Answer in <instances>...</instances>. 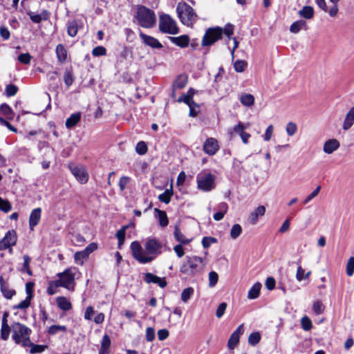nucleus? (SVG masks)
<instances>
[{"mask_svg":"<svg viewBox=\"0 0 354 354\" xmlns=\"http://www.w3.org/2000/svg\"><path fill=\"white\" fill-rule=\"evenodd\" d=\"M145 252L138 241L131 244L132 255L135 259L141 263H147L152 261L156 257L161 253L162 243L155 238H149L144 245Z\"/></svg>","mask_w":354,"mask_h":354,"instance_id":"nucleus-1","label":"nucleus"},{"mask_svg":"<svg viewBox=\"0 0 354 354\" xmlns=\"http://www.w3.org/2000/svg\"><path fill=\"white\" fill-rule=\"evenodd\" d=\"M206 265L205 258L198 256H187L180 266V272L187 277H195L203 272Z\"/></svg>","mask_w":354,"mask_h":354,"instance_id":"nucleus-2","label":"nucleus"},{"mask_svg":"<svg viewBox=\"0 0 354 354\" xmlns=\"http://www.w3.org/2000/svg\"><path fill=\"white\" fill-rule=\"evenodd\" d=\"M32 330L30 328L19 322L12 324V337L15 343L23 347H26L30 344V335Z\"/></svg>","mask_w":354,"mask_h":354,"instance_id":"nucleus-3","label":"nucleus"},{"mask_svg":"<svg viewBox=\"0 0 354 354\" xmlns=\"http://www.w3.org/2000/svg\"><path fill=\"white\" fill-rule=\"evenodd\" d=\"M136 18L138 24L145 28L153 27L156 22L155 12L152 10L143 6H140L138 8Z\"/></svg>","mask_w":354,"mask_h":354,"instance_id":"nucleus-4","label":"nucleus"},{"mask_svg":"<svg viewBox=\"0 0 354 354\" xmlns=\"http://www.w3.org/2000/svg\"><path fill=\"white\" fill-rule=\"evenodd\" d=\"M176 11L181 22L187 26H192L197 18L194 9L186 3H179Z\"/></svg>","mask_w":354,"mask_h":354,"instance_id":"nucleus-5","label":"nucleus"},{"mask_svg":"<svg viewBox=\"0 0 354 354\" xmlns=\"http://www.w3.org/2000/svg\"><path fill=\"white\" fill-rule=\"evenodd\" d=\"M159 30L162 33L169 35H176L179 32L176 22L167 14L160 15Z\"/></svg>","mask_w":354,"mask_h":354,"instance_id":"nucleus-6","label":"nucleus"},{"mask_svg":"<svg viewBox=\"0 0 354 354\" xmlns=\"http://www.w3.org/2000/svg\"><path fill=\"white\" fill-rule=\"evenodd\" d=\"M223 30L221 28L215 27L208 28L202 40V46H209L212 45L214 42L221 39Z\"/></svg>","mask_w":354,"mask_h":354,"instance_id":"nucleus-7","label":"nucleus"},{"mask_svg":"<svg viewBox=\"0 0 354 354\" xmlns=\"http://www.w3.org/2000/svg\"><path fill=\"white\" fill-rule=\"evenodd\" d=\"M57 276L59 279L57 281L60 286L64 287L69 290H74L75 273L72 271L71 268H68L63 272L58 273Z\"/></svg>","mask_w":354,"mask_h":354,"instance_id":"nucleus-8","label":"nucleus"},{"mask_svg":"<svg viewBox=\"0 0 354 354\" xmlns=\"http://www.w3.org/2000/svg\"><path fill=\"white\" fill-rule=\"evenodd\" d=\"M196 180L198 188L204 192H209L214 187V176L210 173L200 174Z\"/></svg>","mask_w":354,"mask_h":354,"instance_id":"nucleus-9","label":"nucleus"},{"mask_svg":"<svg viewBox=\"0 0 354 354\" xmlns=\"http://www.w3.org/2000/svg\"><path fill=\"white\" fill-rule=\"evenodd\" d=\"M68 167L73 175L75 177L76 180L79 183L82 184L87 183L88 180V174L84 166L81 165H77L71 164Z\"/></svg>","mask_w":354,"mask_h":354,"instance_id":"nucleus-10","label":"nucleus"},{"mask_svg":"<svg viewBox=\"0 0 354 354\" xmlns=\"http://www.w3.org/2000/svg\"><path fill=\"white\" fill-rule=\"evenodd\" d=\"M97 244L91 243L86 248L79 252H76L74 254V259L76 263L82 265L84 261L88 258L89 254L97 249Z\"/></svg>","mask_w":354,"mask_h":354,"instance_id":"nucleus-11","label":"nucleus"},{"mask_svg":"<svg viewBox=\"0 0 354 354\" xmlns=\"http://www.w3.org/2000/svg\"><path fill=\"white\" fill-rule=\"evenodd\" d=\"M218 149L219 147L218 145V142L215 138H208L204 142L203 150L209 156L214 155L217 152Z\"/></svg>","mask_w":354,"mask_h":354,"instance_id":"nucleus-12","label":"nucleus"},{"mask_svg":"<svg viewBox=\"0 0 354 354\" xmlns=\"http://www.w3.org/2000/svg\"><path fill=\"white\" fill-rule=\"evenodd\" d=\"M243 324H241L236 330L231 335L228 339L227 346L229 349H234L239 342L240 335L243 333Z\"/></svg>","mask_w":354,"mask_h":354,"instance_id":"nucleus-13","label":"nucleus"},{"mask_svg":"<svg viewBox=\"0 0 354 354\" xmlns=\"http://www.w3.org/2000/svg\"><path fill=\"white\" fill-rule=\"evenodd\" d=\"M139 35L145 45L149 46L153 48L159 49L162 48V45L157 39L145 35L142 31H140Z\"/></svg>","mask_w":354,"mask_h":354,"instance_id":"nucleus-14","label":"nucleus"},{"mask_svg":"<svg viewBox=\"0 0 354 354\" xmlns=\"http://www.w3.org/2000/svg\"><path fill=\"white\" fill-rule=\"evenodd\" d=\"M144 280L147 283H153L158 284L162 288H165L167 284L165 278L159 277L150 272L145 274Z\"/></svg>","mask_w":354,"mask_h":354,"instance_id":"nucleus-15","label":"nucleus"},{"mask_svg":"<svg viewBox=\"0 0 354 354\" xmlns=\"http://www.w3.org/2000/svg\"><path fill=\"white\" fill-rule=\"evenodd\" d=\"M41 215V209L40 207L35 208L31 212L29 217V226L31 230H33L34 227L39 223Z\"/></svg>","mask_w":354,"mask_h":354,"instance_id":"nucleus-16","label":"nucleus"},{"mask_svg":"<svg viewBox=\"0 0 354 354\" xmlns=\"http://www.w3.org/2000/svg\"><path fill=\"white\" fill-rule=\"evenodd\" d=\"M339 142L336 139L326 140L323 147V151L327 154H331L339 147Z\"/></svg>","mask_w":354,"mask_h":354,"instance_id":"nucleus-17","label":"nucleus"},{"mask_svg":"<svg viewBox=\"0 0 354 354\" xmlns=\"http://www.w3.org/2000/svg\"><path fill=\"white\" fill-rule=\"evenodd\" d=\"M27 14L31 21L35 24H39L42 20L46 21L50 17V13L46 10H44L40 14H35L32 12H28Z\"/></svg>","mask_w":354,"mask_h":354,"instance_id":"nucleus-18","label":"nucleus"},{"mask_svg":"<svg viewBox=\"0 0 354 354\" xmlns=\"http://www.w3.org/2000/svg\"><path fill=\"white\" fill-rule=\"evenodd\" d=\"M266 207L263 205H260L257 207L249 216L248 220L250 223L255 225L257 221L259 216H262L265 214Z\"/></svg>","mask_w":354,"mask_h":354,"instance_id":"nucleus-19","label":"nucleus"},{"mask_svg":"<svg viewBox=\"0 0 354 354\" xmlns=\"http://www.w3.org/2000/svg\"><path fill=\"white\" fill-rule=\"evenodd\" d=\"M354 124V106L348 111L342 123V129L348 131Z\"/></svg>","mask_w":354,"mask_h":354,"instance_id":"nucleus-20","label":"nucleus"},{"mask_svg":"<svg viewBox=\"0 0 354 354\" xmlns=\"http://www.w3.org/2000/svg\"><path fill=\"white\" fill-rule=\"evenodd\" d=\"M169 40L178 46L185 48L188 46L189 38L187 35H180L179 37H169Z\"/></svg>","mask_w":354,"mask_h":354,"instance_id":"nucleus-21","label":"nucleus"},{"mask_svg":"<svg viewBox=\"0 0 354 354\" xmlns=\"http://www.w3.org/2000/svg\"><path fill=\"white\" fill-rule=\"evenodd\" d=\"M111 342L109 336L105 334L101 341L98 354H109Z\"/></svg>","mask_w":354,"mask_h":354,"instance_id":"nucleus-22","label":"nucleus"},{"mask_svg":"<svg viewBox=\"0 0 354 354\" xmlns=\"http://www.w3.org/2000/svg\"><path fill=\"white\" fill-rule=\"evenodd\" d=\"M2 241L5 243V244L8 246V248H10L12 245H15L17 242V234L14 230L8 231L5 236L2 239Z\"/></svg>","mask_w":354,"mask_h":354,"instance_id":"nucleus-23","label":"nucleus"},{"mask_svg":"<svg viewBox=\"0 0 354 354\" xmlns=\"http://www.w3.org/2000/svg\"><path fill=\"white\" fill-rule=\"evenodd\" d=\"M23 259L24 263L21 266L18 267V270L22 273L26 272L29 276H32V272L30 268V257L28 255H24Z\"/></svg>","mask_w":354,"mask_h":354,"instance_id":"nucleus-24","label":"nucleus"},{"mask_svg":"<svg viewBox=\"0 0 354 354\" xmlns=\"http://www.w3.org/2000/svg\"><path fill=\"white\" fill-rule=\"evenodd\" d=\"M80 112L71 114V116L66 120V127L68 129L73 128L80 121Z\"/></svg>","mask_w":354,"mask_h":354,"instance_id":"nucleus-25","label":"nucleus"},{"mask_svg":"<svg viewBox=\"0 0 354 354\" xmlns=\"http://www.w3.org/2000/svg\"><path fill=\"white\" fill-rule=\"evenodd\" d=\"M154 211L157 213L156 217L158 219L159 225L162 227L167 226L169 221L166 212L158 208H156Z\"/></svg>","mask_w":354,"mask_h":354,"instance_id":"nucleus-26","label":"nucleus"},{"mask_svg":"<svg viewBox=\"0 0 354 354\" xmlns=\"http://www.w3.org/2000/svg\"><path fill=\"white\" fill-rule=\"evenodd\" d=\"M79 29V24L76 20L68 21L67 23V33L70 37L76 36Z\"/></svg>","mask_w":354,"mask_h":354,"instance_id":"nucleus-27","label":"nucleus"},{"mask_svg":"<svg viewBox=\"0 0 354 354\" xmlns=\"http://www.w3.org/2000/svg\"><path fill=\"white\" fill-rule=\"evenodd\" d=\"M57 306L63 310H69L72 308L71 303L64 297H59L56 299Z\"/></svg>","mask_w":354,"mask_h":354,"instance_id":"nucleus-28","label":"nucleus"},{"mask_svg":"<svg viewBox=\"0 0 354 354\" xmlns=\"http://www.w3.org/2000/svg\"><path fill=\"white\" fill-rule=\"evenodd\" d=\"M56 54L58 61L63 63L67 58V51L63 44H58L56 47Z\"/></svg>","mask_w":354,"mask_h":354,"instance_id":"nucleus-29","label":"nucleus"},{"mask_svg":"<svg viewBox=\"0 0 354 354\" xmlns=\"http://www.w3.org/2000/svg\"><path fill=\"white\" fill-rule=\"evenodd\" d=\"M174 234L176 240L180 244L187 245L191 242V239L186 238L178 226L175 227Z\"/></svg>","mask_w":354,"mask_h":354,"instance_id":"nucleus-30","label":"nucleus"},{"mask_svg":"<svg viewBox=\"0 0 354 354\" xmlns=\"http://www.w3.org/2000/svg\"><path fill=\"white\" fill-rule=\"evenodd\" d=\"M299 15L306 19H310L314 16V10L311 6H304L298 12Z\"/></svg>","mask_w":354,"mask_h":354,"instance_id":"nucleus-31","label":"nucleus"},{"mask_svg":"<svg viewBox=\"0 0 354 354\" xmlns=\"http://www.w3.org/2000/svg\"><path fill=\"white\" fill-rule=\"evenodd\" d=\"M241 103L245 106H252L254 103V97L252 94L243 93L240 97Z\"/></svg>","mask_w":354,"mask_h":354,"instance_id":"nucleus-32","label":"nucleus"},{"mask_svg":"<svg viewBox=\"0 0 354 354\" xmlns=\"http://www.w3.org/2000/svg\"><path fill=\"white\" fill-rule=\"evenodd\" d=\"M261 284L260 283H256L248 291V297L250 299H254L259 297L261 290Z\"/></svg>","mask_w":354,"mask_h":354,"instance_id":"nucleus-33","label":"nucleus"},{"mask_svg":"<svg viewBox=\"0 0 354 354\" xmlns=\"http://www.w3.org/2000/svg\"><path fill=\"white\" fill-rule=\"evenodd\" d=\"M302 28L306 29V23L304 20H298L294 22L290 27V31L292 33L299 32Z\"/></svg>","mask_w":354,"mask_h":354,"instance_id":"nucleus-34","label":"nucleus"},{"mask_svg":"<svg viewBox=\"0 0 354 354\" xmlns=\"http://www.w3.org/2000/svg\"><path fill=\"white\" fill-rule=\"evenodd\" d=\"M310 274L311 271H308L306 272L305 270L301 266H299L297 270L296 279L298 281H301L308 279Z\"/></svg>","mask_w":354,"mask_h":354,"instance_id":"nucleus-35","label":"nucleus"},{"mask_svg":"<svg viewBox=\"0 0 354 354\" xmlns=\"http://www.w3.org/2000/svg\"><path fill=\"white\" fill-rule=\"evenodd\" d=\"M193 94L194 91L193 89L190 88L188 94L183 95L179 97L178 102H184L189 106H191L192 104H195V102L193 100Z\"/></svg>","mask_w":354,"mask_h":354,"instance_id":"nucleus-36","label":"nucleus"},{"mask_svg":"<svg viewBox=\"0 0 354 354\" xmlns=\"http://www.w3.org/2000/svg\"><path fill=\"white\" fill-rule=\"evenodd\" d=\"M128 228L127 225L123 226L116 233V237L118 240V248L120 249L122 245L124 244L125 239L126 230Z\"/></svg>","mask_w":354,"mask_h":354,"instance_id":"nucleus-37","label":"nucleus"},{"mask_svg":"<svg viewBox=\"0 0 354 354\" xmlns=\"http://www.w3.org/2000/svg\"><path fill=\"white\" fill-rule=\"evenodd\" d=\"M10 332L12 333V324L10 326L8 324L1 325V338L3 340H7Z\"/></svg>","mask_w":354,"mask_h":354,"instance_id":"nucleus-38","label":"nucleus"},{"mask_svg":"<svg viewBox=\"0 0 354 354\" xmlns=\"http://www.w3.org/2000/svg\"><path fill=\"white\" fill-rule=\"evenodd\" d=\"M64 81L68 87L73 84L74 77L73 71L71 69H66L64 75Z\"/></svg>","mask_w":354,"mask_h":354,"instance_id":"nucleus-39","label":"nucleus"},{"mask_svg":"<svg viewBox=\"0 0 354 354\" xmlns=\"http://www.w3.org/2000/svg\"><path fill=\"white\" fill-rule=\"evenodd\" d=\"M27 347H30V353L32 354L35 353H40L44 352L46 348H47V346L46 345H38V344H34L30 342V345H28Z\"/></svg>","mask_w":354,"mask_h":354,"instance_id":"nucleus-40","label":"nucleus"},{"mask_svg":"<svg viewBox=\"0 0 354 354\" xmlns=\"http://www.w3.org/2000/svg\"><path fill=\"white\" fill-rule=\"evenodd\" d=\"M248 63L242 59H237L234 63V68L237 73H242L247 67Z\"/></svg>","mask_w":354,"mask_h":354,"instance_id":"nucleus-41","label":"nucleus"},{"mask_svg":"<svg viewBox=\"0 0 354 354\" xmlns=\"http://www.w3.org/2000/svg\"><path fill=\"white\" fill-rule=\"evenodd\" d=\"M242 232V227L239 224H235L230 230V236L233 239H237Z\"/></svg>","mask_w":354,"mask_h":354,"instance_id":"nucleus-42","label":"nucleus"},{"mask_svg":"<svg viewBox=\"0 0 354 354\" xmlns=\"http://www.w3.org/2000/svg\"><path fill=\"white\" fill-rule=\"evenodd\" d=\"M260 339L261 335L259 333H252L248 337V343L252 346H255L259 342Z\"/></svg>","mask_w":354,"mask_h":354,"instance_id":"nucleus-43","label":"nucleus"},{"mask_svg":"<svg viewBox=\"0 0 354 354\" xmlns=\"http://www.w3.org/2000/svg\"><path fill=\"white\" fill-rule=\"evenodd\" d=\"M301 324L302 328L306 331L310 330L313 327L312 322L307 316H304L301 318Z\"/></svg>","mask_w":354,"mask_h":354,"instance_id":"nucleus-44","label":"nucleus"},{"mask_svg":"<svg viewBox=\"0 0 354 354\" xmlns=\"http://www.w3.org/2000/svg\"><path fill=\"white\" fill-rule=\"evenodd\" d=\"M194 294V289L192 288H187L183 290L181 293V300L186 303L190 299L191 296Z\"/></svg>","mask_w":354,"mask_h":354,"instance_id":"nucleus-45","label":"nucleus"},{"mask_svg":"<svg viewBox=\"0 0 354 354\" xmlns=\"http://www.w3.org/2000/svg\"><path fill=\"white\" fill-rule=\"evenodd\" d=\"M136 151L140 155H144L147 152V146L144 141H140L136 146Z\"/></svg>","mask_w":354,"mask_h":354,"instance_id":"nucleus-46","label":"nucleus"},{"mask_svg":"<svg viewBox=\"0 0 354 354\" xmlns=\"http://www.w3.org/2000/svg\"><path fill=\"white\" fill-rule=\"evenodd\" d=\"M286 131L289 136L295 135L297 131V124L295 122H289L286 124Z\"/></svg>","mask_w":354,"mask_h":354,"instance_id":"nucleus-47","label":"nucleus"},{"mask_svg":"<svg viewBox=\"0 0 354 354\" xmlns=\"http://www.w3.org/2000/svg\"><path fill=\"white\" fill-rule=\"evenodd\" d=\"M187 84V77L184 75L179 76L175 82L174 83V86L176 88H182L185 86Z\"/></svg>","mask_w":354,"mask_h":354,"instance_id":"nucleus-48","label":"nucleus"},{"mask_svg":"<svg viewBox=\"0 0 354 354\" xmlns=\"http://www.w3.org/2000/svg\"><path fill=\"white\" fill-rule=\"evenodd\" d=\"M325 307L322 301H316L313 306V310L316 315H320L324 311Z\"/></svg>","mask_w":354,"mask_h":354,"instance_id":"nucleus-49","label":"nucleus"},{"mask_svg":"<svg viewBox=\"0 0 354 354\" xmlns=\"http://www.w3.org/2000/svg\"><path fill=\"white\" fill-rule=\"evenodd\" d=\"M1 291L6 299H11L15 294V290L10 289L8 286L2 287Z\"/></svg>","mask_w":354,"mask_h":354,"instance_id":"nucleus-50","label":"nucleus"},{"mask_svg":"<svg viewBox=\"0 0 354 354\" xmlns=\"http://www.w3.org/2000/svg\"><path fill=\"white\" fill-rule=\"evenodd\" d=\"M66 330L67 328L65 326L53 325L49 327L48 332L50 335H55L59 331L66 332Z\"/></svg>","mask_w":354,"mask_h":354,"instance_id":"nucleus-51","label":"nucleus"},{"mask_svg":"<svg viewBox=\"0 0 354 354\" xmlns=\"http://www.w3.org/2000/svg\"><path fill=\"white\" fill-rule=\"evenodd\" d=\"M218 280V275L214 271H211L209 273V286L213 288L217 283Z\"/></svg>","mask_w":354,"mask_h":354,"instance_id":"nucleus-52","label":"nucleus"},{"mask_svg":"<svg viewBox=\"0 0 354 354\" xmlns=\"http://www.w3.org/2000/svg\"><path fill=\"white\" fill-rule=\"evenodd\" d=\"M354 273V257H350L346 263V274L351 277Z\"/></svg>","mask_w":354,"mask_h":354,"instance_id":"nucleus-53","label":"nucleus"},{"mask_svg":"<svg viewBox=\"0 0 354 354\" xmlns=\"http://www.w3.org/2000/svg\"><path fill=\"white\" fill-rule=\"evenodd\" d=\"M6 94L8 97L14 96L18 91V88L15 84H8L6 87Z\"/></svg>","mask_w":354,"mask_h":354,"instance_id":"nucleus-54","label":"nucleus"},{"mask_svg":"<svg viewBox=\"0 0 354 354\" xmlns=\"http://www.w3.org/2000/svg\"><path fill=\"white\" fill-rule=\"evenodd\" d=\"M171 195L172 194L167 189L165 192L158 196V199L161 202L168 204L171 201Z\"/></svg>","mask_w":354,"mask_h":354,"instance_id":"nucleus-55","label":"nucleus"},{"mask_svg":"<svg viewBox=\"0 0 354 354\" xmlns=\"http://www.w3.org/2000/svg\"><path fill=\"white\" fill-rule=\"evenodd\" d=\"M11 209V205L7 200L0 198V210L4 212H8Z\"/></svg>","mask_w":354,"mask_h":354,"instance_id":"nucleus-56","label":"nucleus"},{"mask_svg":"<svg viewBox=\"0 0 354 354\" xmlns=\"http://www.w3.org/2000/svg\"><path fill=\"white\" fill-rule=\"evenodd\" d=\"M106 53V48L101 46L94 48L92 50V55L95 57L105 55Z\"/></svg>","mask_w":354,"mask_h":354,"instance_id":"nucleus-57","label":"nucleus"},{"mask_svg":"<svg viewBox=\"0 0 354 354\" xmlns=\"http://www.w3.org/2000/svg\"><path fill=\"white\" fill-rule=\"evenodd\" d=\"M321 190V186H317L315 189L308 196H306V198L304 201V204L308 203L312 199H313L315 197H316L318 194L319 193Z\"/></svg>","mask_w":354,"mask_h":354,"instance_id":"nucleus-58","label":"nucleus"},{"mask_svg":"<svg viewBox=\"0 0 354 354\" xmlns=\"http://www.w3.org/2000/svg\"><path fill=\"white\" fill-rule=\"evenodd\" d=\"M60 286L59 284L57 283V281H50L49 283V286L47 288V293L49 295H53L56 292V288L57 287Z\"/></svg>","mask_w":354,"mask_h":354,"instance_id":"nucleus-59","label":"nucleus"},{"mask_svg":"<svg viewBox=\"0 0 354 354\" xmlns=\"http://www.w3.org/2000/svg\"><path fill=\"white\" fill-rule=\"evenodd\" d=\"M31 55L29 53H22L19 55L18 61L24 64H28L31 60Z\"/></svg>","mask_w":354,"mask_h":354,"instance_id":"nucleus-60","label":"nucleus"},{"mask_svg":"<svg viewBox=\"0 0 354 354\" xmlns=\"http://www.w3.org/2000/svg\"><path fill=\"white\" fill-rule=\"evenodd\" d=\"M226 308V303L222 302L219 304L216 311V316L217 318H221L224 315Z\"/></svg>","mask_w":354,"mask_h":354,"instance_id":"nucleus-61","label":"nucleus"},{"mask_svg":"<svg viewBox=\"0 0 354 354\" xmlns=\"http://www.w3.org/2000/svg\"><path fill=\"white\" fill-rule=\"evenodd\" d=\"M216 242V239L215 238L210 237V236H205L202 240V245H203V248H207L210 246V245L212 243H214Z\"/></svg>","mask_w":354,"mask_h":354,"instance_id":"nucleus-62","label":"nucleus"},{"mask_svg":"<svg viewBox=\"0 0 354 354\" xmlns=\"http://www.w3.org/2000/svg\"><path fill=\"white\" fill-rule=\"evenodd\" d=\"M155 339V330L152 327H148L146 330V339L147 342H152Z\"/></svg>","mask_w":354,"mask_h":354,"instance_id":"nucleus-63","label":"nucleus"},{"mask_svg":"<svg viewBox=\"0 0 354 354\" xmlns=\"http://www.w3.org/2000/svg\"><path fill=\"white\" fill-rule=\"evenodd\" d=\"M32 299H28V297H26V299L21 301L19 304L15 306V308L16 309H26L29 307L30 305V300Z\"/></svg>","mask_w":354,"mask_h":354,"instance_id":"nucleus-64","label":"nucleus"}]
</instances>
